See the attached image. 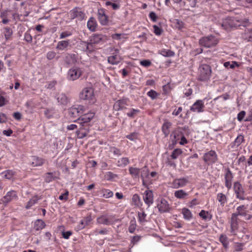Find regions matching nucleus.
<instances>
[{
	"instance_id": "obj_31",
	"label": "nucleus",
	"mask_w": 252,
	"mask_h": 252,
	"mask_svg": "<svg viewBox=\"0 0 252 252\" xmlns=\"http://www.w3.org/2000/svg\"><path fill=\"white\" fill-rule=\"evenodd\" d=\"M172 126V124L169 122H165L162 126V131L165 137L168 136L170 133V128Z\"/></svg>"
},
{
	"instance_id": "obj_1",
	"label": "nucleus",
	"mask_w": 252,
	"mask_h": 252,
	"mask_svg": "<svg viewBox=\"0 0 252 252\" xmlns=\"http://www.w3.org/2000/svg\"><path fill=\"white\" fill-rule=\"evenodd\" d=\"M211 67L206 64H201L199 66L197 80L202 82H208L211 76Z\"/></svg>"
},
{
	"instance_id": "obj_21",
	"label": "nucleus",
	"mask_w": 252,
	"mask_h": 252,
	"mask_svg": "<svg viewBox=\"0 0 252 252\" xmlns=\"http://www.w3.org/2000/svg\"><path fill=\"white\" fill-rule=\"evenodd\" d=\"M78 60V55L74 53L67 54L64 59L65 63L69 64H75Z\"/></svg>"
},
{
	"instance_id": "obj_29",
	"label": "nucleus",
	"mask_w": 252,
	"mask_h": 252,
	"mask_svg": "<svg viewBox=\"0 0 252 252\" xmlns=\"http://www.w3.org/2000/svg\"><path fill=\"white\" fill-rule=\"evenodd\" d=\"M41 199V197L36 195L33 196L30 200L27 202L25 208L27 209H29L34 204H36L38 201Z\"/></svg>"
},
{
	"instance_id": "obj_43",
	"label": "nucleus",
	"mask_w": 252,
	"mask_h": 252,
	"mask_svg": "<svg viewBox=\"0 0 252 252\" xmlns=\"http://www.w3.org/2000/svg\"><path fill=\"white\" fill-rule=\"evenodd\" d=\"M132 200L136 206L141 207L142 205V203L141 201V198L139 195H138L137 194H134L133 195L132 197Z\"/></svg>"
},
{
	"instance_id": "obj_36",
	"label": "nucleus",
	"mask_w": 252,
	"mask_h": 252,
	"mask_svg": "<svg viewBox=\"0 0 252 252\" xmlns=\"http://www.w3.org/2000/svg\"><path fill=\"white\" fill-rule=\"evenodd\" d=\"M182 214L183 215L184 219L187 220H190L193 217L191 211L186 208H184L182 209Z\"/></svg>"
},
{
	"instance_id": "obj_27",
	"label": "nucleus",
	"mask_w": 252,
	"mask_h": 252,
	"mask_svg": "<svg viewBox=\"0 0 252 252\" xmlns=\"http://www.w3.org/2000/svg\"><path fill=\"white\" fill-rule=\"evenodd\" d=\"M244 141V137L242 134H239L235 138L233 142L231 144L232 148H238Z\"/></svg>"
},
{
	"instance_id": "obj_38",
	"label": "nucleus",
	"mask_w": 252,
	"mask_h": 252,
	"mask_svg": "<svg viewBox=\"0 0 252 252\" xmlns=\"http://www.w3.org/2000/svg\"><path fill=\"white\" fill-rule=\"evenodd\" d=\"M45 225L46 224L43 220H37L34 222V228L36 230L39 231L44 228Z\"/></svg>"
},
{
	"instance_id": "obj_42",
	"label": "nucleus",
	"mask_w": 252,
	"mask_h": 252,
	"mask_svg": "<svg viewBox=\"0 0 252 252\" xmlns=\"http://www.w3.org/2000/svg\"><path fill=\"white\" fill-rule=\"evenodd\" d=\"M199 215L204 220H210L212 217V215L208 212L205 210H201Z\"/></svg>"
},
{
	"instance_id": "obj_35",
	"label": "nucleus",
	"mask_w": 252,
	"mask_h": 252,
	"mask_svg": "<svg viewBox=\"0 0 252 252\" xmlns=\"http://www.w3.org/2000/svg\"><path fill=\"white\" fill-rule=\"evenodd\" d=\"M97 221L99 224H104V225H110L112 224L111 221L110 219L107 218L105 216H101L98 217L97 219Z\"/></svg>"
},
{
	"instance_id": "obj_59",
	"label": "nucleus",
	"mask_w": 252,
	"mask_h": 252,
	"mask_svg": "<svg viewBox=\"0 0 252 252\" xmlns=\"http://www.w3.org/2000/svg\"><path fill=\"white\" fill-rule=\"evenodd\" d=\"M153 29H154V32L155 33L156 35H161L162 32V29L157 26V25H154L153 26Z\"/></svg>"
},
{
	"instance_id": "obj_55",
	"label": "nucleus",
	"mask_w": 252,
	"mask_h": 252,
	"mask_svg": "<svg viewBox=\"0 0 252 252\" xmlns=\"http://www.w3.org/2000/svg\"><path fill=\"white\" fill-rule=\"evenodd\" d=\"M110 152L112 153L114 155L117 156L118 157L122 155V153L121 151L114 147H111L110 149Z\"/></svg>"
},
{
	"instance_id": "obj_14",
	"label": "nucleus",
	"mask_w": 252,
	"mask_h": 252,
	"mask_svg": "<svg viewBox=\"0 0 252 252\" xmlns=\"http://www.w3.org/2000/svg\"><path fill=\"white\" fill-rule=\"evenodd\" d=\"M143 199L148 207H150L154 203V194L152 190H145L143 193Z\"/></svg>"
},
{
	"instance_id": "obj_53",
	"label": "nucleus",
	"mask_w": 252,
	"mask_h": 252,
	"mask_svg": "<svg viewBox=\"0 0 252 252\" xmlns=\"http://www.w3.org/2000/svg\"><path fill=\"white\" fill-rule=\"evenodd\" d=\"M112 38L115 40H121L126 38V34L121 33H115L112 35Z\"/></svg>"
},
{
	"instance_id": "obj_40",
	"label": "nucleus",
	"mask_w": 252,
	"mask_h": 252,
	"mask_svg": "<svg viewBox=\"0 0 252 252\" xmlns=\"http://www.w3.org/2000/svg\"><path fill=\"white\" fill-rule=\"evenodd\" d=\"M90 129L88 130L84 129V128H82L81 126H80L79 130L76 131V134L77 135V137L79 139H82L86 137L88 133H89Z\"/></svg>"
},
{
	"instance_id": "obj_3",
	"label": "nucleus",
	"mask_w": 252,
	"mask_h": 252,
	"mask_svg": "<svg viewBox=\"0 0 252 252\" xmlns=\"http://www.w3.org/2000/svg\"><path fill=\"white\" fill-rule=\"evenodd\" d=\"M94 116V113L89 112L80 116L75 122L78 123L82 128L88 130L91 126L90 122Z\"/></svg>"
},
{
	"instance_id": "obj_48",
	"label": "nucleus",
	"mask_w": 252,
	"mask_h": 252,
	"mask_svg": "<svg viewBox=\"0 0 252 252\" xmlns=\"http://www.w3.org/2000/svg\"><path fill=\"white\" fill-rule=\"evenodd\" d=\"M139 112V110L131 108L130 109L129 112L126 113V115L129 117L134 118Z\"/></svg>"
},
{
	"instance_id": "obj_58",
	"label": "nucleus",
	"mask_w": 252,
	"mask_h": 252,
	"mask_svg": "<svg viewBox=\"0 0 252 252\" xmlns=\"http://www.w3.org/2000/svg\"><path fill=\"white\" fill-rule=\"evenodd\" d=\"M147 94L152 99H156L158 95V93L155 91H154L153 90H151L150 91H149L147 93Z\"/></svg>"
},
{
	"instance_id": "obj_61",
	"label": "nucleus",
	"mask_w": 252,
	"mask_h": 252,
	"mask_svg": "<svg viewBox=\"0 0 252 252\" xmlns=\"http://www.w3.org/2000/svg\"><path fill=\"white\" fill-rule=\"evenodd\" d=\"M126 137L131 141H135L138 138V134L136 132H133L126 135Z\"/></svg>"
},
{
	"instance_id": "obj_63",
	"label": "nucleus",
	"mask_w": 252,
	"mask_h": 252,
	"mask_svg": "<svg viewBox=\"0 0 252 252\" xmlns=\"http://www.w3.org/2000/svg\"><path fill=\"white\" fill-rule=\"evenodd\" d=\"M199 203L196 198L193 199L191 201L189 202L188 204L189 208H193L194 206L199 204Z\"/></svg>"
},
{
	"instance_id": "obj_16",
	"label": "nucleus",
	"mask_w": 252,
	"mask_h": 252,
	"mask_svg": "<svg viewBox=\"0 0 252 252\" xmlns=\"http://www.w3.org/2000/svg\"><path fill=\"white\" fill-rule=\"evenodd\" d=\"M69 15L70 19H74L75 18H78L79 20H83L85 16V13L82 12L80 8L75 7L70 11Z\"/></svg>"
},
{
	"instance_id": "obj_39",
	"label": "nucleus",
	"mask_w": 252,
	"mask_h": 252,
	"mask_svg": "<svg viewBox=\"0 0 252 252\" xmlns=\"http://www.w3.org/2000/svg\"><path fill=\"white\" fill-rule=\"evenodd\" d=\"M15 174V172L12 170H7L1 173L2 177L5 179L11 180Z\"/></svg>"
},
{
	"instance_id": "obj_64",
	"label": "nucleus",
	"mask_w": 252,
	"mask_h": 252,
	"mask_svg": "<svg viewBox=\"0 0 252 252\" xmlns=\"http://www.w3.org/2000/svg\"><path fill=\"white\" fill-rule=\"evenodd\" d=\"M56 54L54 51H49L46 54V58L48 60H51L53 59Z\"/></svg>"
},
{
	"instance_id": "obj_17",
	"label": "nucleus",
	"mask_w": 252,
	"mask_h": 252,
	"mask_svg": "<svg viewBox=\"0 0 252 252\" xmlns=\"http://www.w3.org/2000/svg\"><path fill=\"white\" fill-rule=\"evenodd\" d=\"M157 208L160 213L168 212L170 211V206L168 202L163 198H161L158 200Z\"/></svg>"
},
{
	"instance_id": "obj_18",
	"label": "nucleus",
	"mask_w": 252,
	"mask_h": 252,
	"mask_svg": "<svg viewBox=\"0 0 252 252\" xmlns=\"http://www.w3.org/2000/svg\"><path fill=\"white\" fill-rule=\"evenodd\" d=\"M189 182L187 178H181L174 179L171 184V187L174 189H178L185 187Z\"/></svg>"
},
{
	"instance_id": "obj_19",
	"label": "nucleus",
	"mask_w": 252,
	"mask_h": 252,
	"mask_svg": "<svg viewBox=\"0 0 252 252\" xmlns=\"http://www.w3.org/2000/svg\"><path fill=\"white\" fill-rule=\"evenodd\" d=\"M98 19L101 25H107L108 24V17L106 15L104 9H99L97 12Z\"/></svg>"
},
{
	"instance_id": "obj_9",
	"label": "nucleus",
	"mask_w": 252,
	"mask_h": 252,
	"mask_svg": "<svg viewBox=\"0 0 252 252\" xmlns=\"http://www.w3.org/2000/svg\"><path fill=\"white\" fill-rule=\"evenodd\" d=\"M248 205H241L237 207L236 212L232 215H235L237 218L238 216L244 217L246 220H249L252 218V215L247 213Z\"/></svg>"
},
{
	"instance_id": "obj_23",
	"label": "nucleus",
	"mask_w": 252,
	"mask_h": 252,
	"mask_svg": "<svg viewBox=\"0 0 252 252\" xmlns=\"http://www.w3.org/2000/svg\"><path fill=\"white\" fill-rule=\"evenodd\" d=\"M230 232L232 234L236 235V231L238 228V218L235 215H232L230 220Z\"/></svg>"
},
{
	"instance_id": "obj_30",
	"label": "nucleus",
	"mask_w": 252,
	"mask_h": 252,
	"mask_svg": "<svg viewBox=\"0 0 252 252\" xmlns=\"http://www.w3.org/2000/svg\"><path fill=\"white\" fill-rule=\"evenodd\" d=\"M69 40L60 41L58 42V44L56 46V49L60 51L66 50L69 46Z\"/></svg>"
},
{
	"instance_id": "obj_33",
	"label": "nucleus",
	"mask_w": 252,
	"mask_h": 252,
	"mask_svg": "<svg viewBox=\"0 0 252 252\" xmlns=\"http://www.w3.org/2000/svg\"><path fill=\"white\" fill-rule=\"evenodd\" d=\"M188 195V193L183 189L176 190L174 192V196L179 199H186Z\"/></svg>"
},
{
	"instance_id": "obj_6",
	"label": "nucleus",
	"mask_w": 252,
	"mask_h": 252,
	"mask_svg": "<svg viewBox=\"0 0 252 252\" xmlns=\"http://www.w3.org/2000/svg\"><path fill=\"white\" fill-rule=\"evenodd\" d=\"M79 96L81 99L87 100L90 103H94L95 101L94 90L91 87L84 88L80 93Z\"/></svg>"
},
{
	"instance_id": "obj_5",
	"label": "nucleus",
	"mask_w": 252,
	"mask_h": 252,
	"mask_svg": "<svg viewBox=\"0 0 252 252\" xmlns=\"http://www.w3.org/2000/svg\"><path fill=\"white\" fill-rule=\"evenodd\" d=\"M105 40V37L102 34H94L89 38V42L87 43V50L89 52L93 50V45L103 43Z\"/></svg>"
},
{
	"instance_id": "obj_60",
	"label": "nucleus",
	"mask_w": 252,
	"mask_h": 252,
	"mask_svg": "<svg viewBox=\"0 0 252 252\" xmlns=\"http://www.w3.org/2000/svg\"><path fill=\"white\" fill-rule=\"evenodd\" d=\"M54 180L52 173H47L45 175V180L47 183H50Z\"/></svg>"
},
{
	"instance_id": "obj_25",
	"label": "nucleus",
	"mask_w": 252,
	"mask_h": 252,
	"mask_svg": "<svg viewBox=\"0 0 252 252\" xmlns=\"http://www.w3.org/2000/svg\"><path fill=\"white\" fill-rule=\"evenodd\" d=\"M115 55H112L108 58V62L111 64H117L120 62L121 58L120 56L117 54L119 53V50L118 49L115 50Z\"/></svg>"
},
{
	"instance_id": "obj_7",
	"label": "nucleus",
	"mask_w": 252,
	"mask_h": 252,
	"mask_svg": "<svg viewBox=\"0 0 252 252\" xmlns=\"http://www.w3.org/2000/svg\"><path fill=\"white\" fill-rule=\"evenodd\" d=\"M218 43V39L213 35L204 37L199 40V43L201 46L207 48L213 47L217 44Z\"/></svg>"
},
{
	"instance_id": "obj_56",
	"label": "nucleus",
	"mask_w": 252,
	"mask_h": 252,
	"mask_svg": "<svg viewBox=\"0 0 252 252\" xmlns=\"http://www.w3.org/2000/svg\"><path fill=\"white\" fill-rule=\"evenodd\" d=\"M244 243H235L234 244V250L236 252H241L243 250Z\"/></svg>"
},
{
	"instance_id": "obj_57",
	"label": "nucleus",
	"mask_w": 252,
	"mask_h": 252,
	"mask_svg": "<svg viewBox=\"0 0 252 252\" xmlns=\"http://www.w3.org/2000/svg\"><path fill=\"white\" fill-rule=\"evenodd\" d=\"M12 34L11 29L9 27H6L4 29V34L6 39H8Z\"/></svg>"
},
{
	"instance_id": "obj_15",
	"label": "nucleus",
	"mask_w": 252,
	"mask_h": 252,
	"mask_svg": "<svg viewBox=\"0 0 252 252\" xmlns=\"http://www.w3.org/2000/svg\"><path fill=\"white\" fill-rule=\"evenodd\" d=\"M206 98L203 100L199 99L196 100L190 107V110L193 112L201 113L204 111V101Z\"/></svg>"
},
{
	"instance_id": "obj_34",
	"label": "nucleus",
	"mask_w": 252,
	"mask_h": 252,
	"mask_svg": "<svg viewBox=\"0 0 252 252\" xmlns=\"http://www.w3.org/2000/svg\"><path fill=\"white\" fill-rule=\"evenodd\" d=\"M219 240L225 249L228 248L229 242L227 236L225 234H222L220 235Z\"/></svg>"
},
{
	"instance_id": "obj_51",
	"label": "nucleus",
	"mask_w": 252,
	"mask_h": 252,
	"mask_svg": "<svg viewBox=\"0 0 252 252\" xmlns=\"http://www.w3.org/2000/svg\"><path fill=\"white\" fill-rule=\"evenodd\" d=\"M54 114V109H47L44 111V115L48 119L51 118Z\"/></svg>"
},
{
	"instance_id": "obj_44",
	"label": "nucleus",
	"mask_w": 252,
	"mask_h": 252,
	"mask_svg": "<svg viewBox=\"0 0 252 252\" xmlns=\"http://www.w3.org/2000/svg\"><path fill=\"white\" fill-rule=\"evenodd\" d=\"M129 163V159L127 158H122L118 161V166L119 167H125Z\"/></svg>"
},
{
	"instance_id": "obj_12",
	"label": "nucleus",
	"mask_w": 252,
	"mask_h": 252,
	"mask_svg": "<svg viewBox=\"0 0 252 252\" xmlns=\"http://www.w3.org/2000/svg\"><path fill=\"white\" fill-rule=\"evenodd\" d=\"M233 174L229 168L224 169V184L229 190L232 187Z\"/></svg>"
},
{
	"instance_id": "obj_54",
	"label": "nucleus",
	"mask_w": 252,
	"mask_h": 252,
	"mask_svg": "<svg viewBox=\"0 0 252 252\" xmlns=\"http://www.w3.org/2000/svg\"><path fill=\"white\" fill-rule=\"evenodd\" d=\"M171 90L170 86L169 84L165 85L162 87V94L165 95H167Z\"/></svg>"
},
{
	"instance_id": "obj_13",
	"label": "nucleus",
	"mask_w": 252,
	"mask_h": 252,
	"mask_svg": "<svg viewBox=\"0 0 252 252\" xmlns=\"http://www.w3.org/2000/svg\"><path fill=\"white\" fill-rule=\"evenodd\" d=\"M18 199V197L16 192L15 190H11L6 193L5 195L1 198V201L6 205L9 202L13 200H17Z\"/></svg>"
},
{
	"instance_id": "obj_20",
	"label": "nucleus",
	"mask_w": 252,
	"mask_h": 252,
	"mask_svg": "<svg viewBox=\"0 0 252 252\" xmlns=\"http://www.w3.org/2000/svg\"><path fill=\"white\" fill-rule=\"evenodd\" d=\"M31 165L32 167L40 166L43 164L45 160L37 156H32L30 159Z\"/></svg>"
},
{
	"instance_id": "obj_45",
	"label": "nucleus",
	"mask_w": 252,
	"mask_h": 252,
	"mask_svg": "<svg viewBox=\"0 0 252 252\" xmlns=\"http://www.w3.org/2000/svg\"><path fill=\"white\" fill-rule=\"evenodd\" d=\"M101 192L103 193L102 196L106 198L111 197L113 195V192L108 189H102Z\"/></svg>"
},
{
	"instance_id": "obj_4",
	"label": "nucleus",
	"mask_w": 252,
	"mask_h": 252,
	"mask_svg": "<svg viewBox=\"0 0 252 252\" xmlns=\"http://www.w3.org/2000/svg\"><path fill=\"white\" fill-rule=\"evenodd\" d=\"M233 190L236 198L240 200H248L251 198L246 196V192L242 185L238 181L235 182L233 184Z\"/></svg>"
},
{
	"instance_id": "obj_10",
	"label": "nucleus",
	"mask_w": 252,
	"mask_h": 252,
	"mask_svg": "<svg viewBox=\"0 0 252 252\" xmlns=\"http://www.w3.org/2000/svg\"><path fill=\"white\" fill-rule=\"evenodd\" d=\"M82 74V70L77 67L69 69L67 72V78L70 81H74L78 79Z\"/></svg>"
},
{
	"instance_id": "obj_8",
	"label": "nucleus",
	"mask_w": 252,
	"mask_h": 252,
	"mask_svg": "<svg viewBox=\"0 0 252 252\" xmlns=\"http://www.w3.org/2000/svg\"><path fill=\"white\" fill-rule=\"evenodd\" d=\"M85 107L81 105H74L68 110V115L72 118L80 117L85 112Z\"/></svg>"
},
{
	"instance_id": "obj_37",
	"label": "nucleus",
	"mask_w": 252,
	"mask_h": 252,
	"mask_svg": "<svg viewBox=\"0 0 252 252\" xmlns=\"http://www.w3.org/2000/svg\"><path fill=\"white\" fill-rule=\"evenodd\" d=\"M149 170L146 168V167L145 166L142 170L141 173V178L142 181V184L143 186H147V182L146 181H145V178H148L149 177Z\"/></svg>"
},
{
	"instance_id": "obj_2",
	"label": "nucleus",
	"mask_w": 252,
	"mask_h": 252,
	"mask_svg": "<svg viewBox=\"0 0 252 252\" xmlns=\"http://www.w3.org/2000/svg\"><path fill=\"white\" fill-rule=\"evenodd\" d=\"M243 20L238 16L228 17L224 19L221 24V27L225 30H228L231 28L239 27L243 25Z\"/></svg>"
},
{
	"instance_id": "obj_22",
	"label": "nucleus",
	"mask_w": 252,
	"mask_h": 252,
	"mask_svg": "<svg viewBox=\"0 0 252 252\" xmlns=\"http://www.w3.org/2000/svg\"><path fill=\"white\" fill-rule=\"evenodd\" d=\"M127 99L126 98H124L122 99H119L115 102L114 104L113 107L114 109L116 111H120L122 110L123 108L125 107L126 105H127Z\"/></svg>"
},
{
	"instance_id": "obj_24",
	"label": "nucleus",
	"mask_w": 252,
	"mask_h": 252,
	"mask_svg": "<svg viewBox=\"0 0 252 252\" xmlns=\"http://www.w3.org/2000/svg\"><path fill=\"white\" fill-rule=\"evenodd\" d=\"M183 132L177 128L175 129L171 133L170 137L172 138V142L173 145L177 143L178 140L181 137Z\"/></svg>"
},
{
	"instance_id": "obj_49",
	"label": "nucleus",
	"mask_w": 252,
	"mask_h": 252,
	"mask_svg": "<svg viewBox=\"0 0 252 252\" xmlns=\"http://www.w3.org/2000/svg\"><path fill=\"white\" fill-rule=\"evenodd\" d=\"M160 54L164 57H172L174 55V52L170 50L163 49L160 51Z\"/></svg>"
},
{
	"instance_id": "obj_46",
	"label": "nucleus",
	"mask_w": 252,
	"mask_h": 252,
	"mask_svg": "<svg viewBox=\"0 0 252 252\" xmlns=\"http://www.w3.org/2000/svg\"><path fill=\"white\" fill-rule=\"evenodd\" d=\"M183 153V151L180 149H175L172 152L171 157L172 159H176L178 158L179 156H180Z\"/></svg>"
},
{
	"instance_id": "obj_62",
	"label": "nucleus",
	"mask_w": 252,
	"mask_h": 252,
	"mask_svg": "<svg viewBox=\"0 0 252 252\" xmlns=\"http://www.w3.org/2000/svg\"><path fill=\"white\" fill-rule=\"evenodd\" d=\"M72 35V33L69 31H64L61 33L60 39H63L69 37Z\"/></svg>"
},
{
	"instance_id": "obj_26",
	"label": "nucleus",
	"mask_w": 252,
	"mask_h": 252,
	"mask_svg": "<svg viewBox=\"0 0 252 252\" xmlns=\"http://www.w3.org/2000/svg\"><path fill=\"white\" fill-rule=\"evenodd\" d=\"M97 26V24L95 19L93 17L90 18L87 22L88 29L91 32H94L96 30Z\"/></svg>"
},
{
	"instance_id": "obj_50",
	"label": "nucleus",
	"mask_w": 252,
	"mask_h": 252,
	"mask_svg": "<svg viewBox=\"0 0 252 252\" xmlns=\"http://www.w3.org/2000/svg\"><path fill=\"white\" fill-rule=\"evenodd\" d=\"M92 219L91 216H87L84 218H83L81 220V223L83 224L85 227L86 226L88 225L90 222L92 221Z\"/></svg>"
},
{
	"instance_id": "obj_32",
	"label": "nucleus",
	"mask_w": 252,
	"mask_h": 252,
	"mask_svg": "<svg viewBox=\"0 0 252 252\" xmlns=\"http://www.w3.org/2000/svg\"><path fill=\"white\" fill-rule=\"evenodd\" d=\"M56 99L59 103L62 105H66L68 102L67 96L64 94H59L56 96Z\"/></svg>"
},
{
	"instance_id": "obj_47",
	"label": "nucleus",
	"mask_w": 252,
	"mask_h": 252,
	"mask_svg": "<svg viewBox=\"0 0 252 252\" xmlns=\"http://www.w3.org/2000/svg\"><path fill=\"white\" fill-rule=\"evenodd\" d=\"M117 175L112 172L108 171L104 174V178L107 181H112L117 177Z\"/></svg>"
},
{
	"instance_id": "obj_11",
	"label": "nucleus",
	"mask_w": 252,
	"mask_h": 252,
	"mask_svg": "<svg viewBox=\"0 0 252 252\" xmlns=\"http://www.w3.org/2000/svg\"><path fill=\"white\" fill-rule=\"evenodd\" d=\"M218 159V156L215 151L211 150L205 153L203 157V159L205 163L209 164L214 163Z\"/></svg>"
},
{
	"instance_id": "obj_52",
	"label": "nucleus",
	"mask_w": 252,
	"mask_h": 252,
	"mask_svg": "<svg viewBox=\"0 0 252 252\" xmlns=\"http://www.w3.org/2000/svg\"><path fill=\"white\" fill-rule=\"evenodd\" d=\"M146 214L143 211L138 213V220L141 223L146 221Z\"/></svg>"
},
{
	"instance_id": "obj_28",
	"label": "nucleus",
	"mask_w": 252,
	"mask_h": 252,
	"mask_svg": "<svg viewBox=\"0 0 252 252\" xmlns=\"http://www.w3.org/2000/svg\"><path fill=\"white\" fill-rule=\"evenodd\" d=\"M217 200L220 206L223 207L227 202L228 197L223 193L220 192L217 194Z\"/></svg>"
},
{
	"instance_id": "obj_41",
	"label": "nucleus",
	"mask_w": 252,
	"mask_h": 252,
	"mask_svg": "<svg viewBox=\"0 0 252 252\" xmlns=\"http://www.w3.org/2000/svg\"><path fill=\"white\" fill-rule=\"evenodd\" d=\"M129 172L133 178H139L140 169L139 168L130 167L129 168Z\"/></svg>"
}]
</instances>
